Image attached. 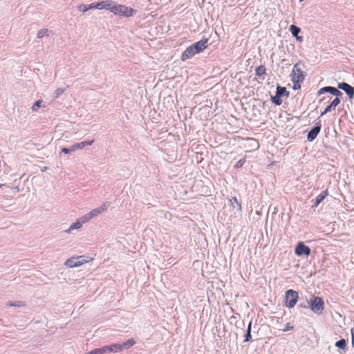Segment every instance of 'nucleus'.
<instances>
[{
	"label": "nucleus",
	"mask_w": 354,
	"mask_h": 354,
	"mask_svg": "<svg viewBox=\"0 0 354 354\" xmlns=\"http://www.w3.org/2000/svg\"><path fill=\"white\" fill-rule=\"evenodd\" d=\"M82 226V223L80 221H77L71 225L70 227L66 230L65 232L66 233H71V232L73 230L80 229Z\"/></svg>",
	"instance_id": "21"
},
{
	"label": "nucleus",
	"mask_w": 354,
	"mask_h": 354,
	"mask_svg": "<svg viewBox=\"0 0 354 354\" xmlns=\"http://www.w3.org/2000/svg\"><path fill=\"white\" fill-rule=\"evenodd\" d=\"M328 195V192L327 189L322 192V193L317 196L314 204L312 205V208L315 209L317 207L318 205L326 198Z\"/></svg>",
	"instance_id": "14"
},
{
	"label": "nucleus",
	"mask_w": 354,
	"mask_h": 354,
	"mask_svg": "<svg viewBox=\"0 0 354 354\" xmlns=\"http://www.w3.org/2000/svg\"><path fill=\"white\" fill-rule=\"evenodd\" d=\"M78 10L82 12H85L89 10V8H88V6H86L85 4H80L78 6Z\"/></svg>",
	"instance_id": "33"
},
{
	"label": "nucleus",
	"mask_w": 354,
	"mask_h": 354,
	"mask_svg": "<svg viewBox=\"0 0 354 354\" xmlns=\"http://www.w3.org/2000/svg\"><path fill=\"white\" fill-rule=\"evenodd\" d=\"M111 12L114 15H118L126 17L133 16V15L136 12V11L131 8L127 7L124 5H118L115 3H114V5L113 6Z\"/></svg>",
	"instance_id": "2"
},
{
	"label": "nucleus",
	"mask_w": 354,
	"mask_h": 354,
	"mask_svg": "<svg viewBox=\"0 0 354 354\" xmlns=\"http://www.w3.org/2000/svg\"><path fill=\"white\" fill-rule=\"evenodd\" d=\"M333 109V106H332L331 104H330L329 105H328L324 111L321 113V116H323L324 115L326 114L327 113L331 111V110Z\"/></svg>",
	"instance_id": "32"
},
{
	"label": "nucleus",
	"mask_w": 354,
	"mask_h": 354,
	"mask_svg": "<svg viewBox=\"0 0 354 354\" xmlns=\"http://www.w3.org/2000/svg\"><path fill=\"white\" fill-rule=\"evenodd\" d=\"M50 32V30L46 28H43L39 30L37 32V38H42L45 36H48V33Z\"/></svg>",
	"instance_id": "25"
},
{
	"label": "nucleus",
	"mask_w": 354,
	"mask_h": 354,
	"mask_svg": "<svg viewBox=\"0 0 354 354\" xmlns=\"http://www.w3.org/2000/svg\"><path fill=\"white\" fill-rule=\"evenodd\" d=\"M315 126L312 128V129L308 132L307 135V139L309 142L313 141L319 134L321 131L322 124L321 120L317 119Z\"/></svg>",
	"instance_id": "8"
},
{
	"label": "nucleus",
	"mask_w": 354,
	"mask_h": 354,
	"mask_svg": "<svg viewBox=\"0 0 354 354\" xmlns=\"http://www.w3.org/2000/svg\"><path fill=\"white\" fill-rule=\"evenodd\" d=\"M91 218H93L88 212L80 218L81 219L80 222L82 223V224H83V223L88 221Z\"/></svg>",
	"instance_id": "31"
},
{
	"label": "nucleus",
	"mask_w": 354,
	"mask_h": 354,
	"mask_svg": "<svg viewBox=\"0 0 354 354\" xmlns=\"http://www.w3.org/2000/svg\"><path fill=\"white\" fill-rule=\"evenodd\" d=\"M229 202L234 214L236 212H241L242 211L241 204L239 202L236 196H234L230 199Z\"/></svg>",
	"instance_id": "13"
},
{
	"label": "nucleus",
	"mask_w": 354,
	"mask_h": 354,
	"mask_svg": "<svg viewBox=\"0 0 354 354\" xmlns=\"http://www.w3.org/2000/svg\"><path fill=\"white\" fill-rule=\"evenodd\" d=\"M290 93L286 87L281 86H277L276 93L274 96H271V102L277 106L282 104V97H289Z\"/></svg>",
	"instance_id": "4"
},
{
	"label": "nucleus",
	"mask_w": 354,
	"mask_h": 354,
	"mask_svg": "<svg viewBox=\"0 0 354 354\" xmlns=\"http://www.w3.org/2000/svg\"><path fill=\"white\" fill-rule=\"evenodd\" d=\"M194 51L195 50H194V48H192V46L187 47L181 55V60L185 61L193 57L196 54H197Z\"/></svg>",
	"instance_id": "11"
},
{
	"label": "nucleus",
	"mask_w": 354,
	"mask_h": 354,
	"mask_svg": "<svg viewBox=\"0 0 354 354\" xmlns=\"http://www.w3.org/2000/svg\"><path fill=\"white\" fill-rule=\"evenodd\" d=\"M330 86L322 87L318 91L317 94L319 95L325 93H330Z\"/></svg>",
	"instance_id": "29"
},
{
	"label": "nucleus",
	"mask_w": 354,
	"mask_h": 354,
	"mask_svg": "<svg viewBox=\"0 0 354 354\" xmlns=\"http://www.w3.org/2000/svg\"><path fill=\"white\" fill-rule=\"evenodd\" d=\"M351 343L353 346H354V327L351 329Z\"/></svg>",
	"instance_id": "39"
},
{
	"label": "nucleus",
	"mask_w": 354,
	"mask_h": 354,
	"mask_svg": "<svg viewBox=\"0 0 354 354\" xmlns=\"http://www.w3.org/2000/svg\"><path fill=\"white\" fill-rule=\"evenodd\" d=\"M298 308H309L308 304L301 303L298 305Z\"/></svg>",
	"instance_id": "40"
},
{
	"label": "nucleus",
	"mask_w": 354,
	"mask_h": 354,
	"mask_svg": "<svg viewBox=\"0 0 354 354\" xmlns=\"http://www.w3.org/2000/svg\"><path fill=\"white\" fill-rule=\"evenodd\" d=\"M6 306H10V307L15 306V307L20 308V307L25 306L26 303L23 301H9L7 303Z\"/></svg>",
	"instance_id": "20"
},
{
	"label": "nucleus",
	"mask_w": 354,
	"mask_h": 354,
	"mask_svg": "<svg viewBox=\"0 0 354 354\" xmlns=\"http://www.w3.org/2000/svg\"><path fill=\"white\" fill-rule=\"evenodd\" d=\"M294 328L293 326H291L289 323L286 324L285 328L283 329V332L289 331Z\"/></svg>",
	"instance_id": "36"
},
{
	"label": "nucleus",
	"mask_w": 354,
	"mask_h": 354,
	"mask_svg": "<svg viewBox=\"0 0 354 354\" xmlns=\"http://www.w3.org/2000/svg\"><path fill=\"white\" fill-rule=\"evenodd\" d=\"M61 151L62 153H64L66 154H68V153H71V152H73L75 151L74 149H73V146L71 145L70 147L67 148V147H63L61 150Z\"/></svg>",
	"instance_id": "30"
},
{
	"label": "nucleus",
	"mask_w": 354,
	"mask_h": 354,
	"mask_svg": "<svg viewBox=\"0 0 354 354\" xmlns=\"http://www.w3.org/2000/svg\"><path fill=\"white\" fill-rule=\"evenodd\" d=\"M290 76L292 81H294V80H295L297 82H303L304 81L305 75L301 71V68H299V64L297 63L295 64Z\"/></svg>",
	"instance_id": "6"
},
{
	"label": "nucleus",
	"mask_w": 354,
	"mask_h": 354,
	"mask_svg": "<svg viewBox=\"0 0 354 354\" xmlns=\"http://www.w3.org/2000/svg\"><path fill=\"white\" fill-rule=\"evenodd\" d=\"M64 88H57L55 91L53 95V100H56L57 98H58L64 93Z\"/></svg>",
	"instance_id": "28"
},
{
	"label": "nucleus",
	"mask_w": 354,
	"mask_h": 354,
	"mask_svg": "<svg viewBox=\"0 0 354 354\" xmlns=\"http://www.w3.org/2000/svg\"><path fill=\"white\" fill-rule=\"evenodd\" d=\"M307 304L313 313L318 315H321L323 313L324 302L322 298L314 297L310 301H307Z\"/></svg>",
	"instance_id": "1"
},
{
	"label": "nucleus",
	"mask_w": 354,
	"mask_h": 354,
	"mask_svg": "<svg viewBox=\"0 0 354 354\" xmlns=\"http://www.w3.org/2000/svg\"><path fill=\"white\" fill-rule=\"evenodd\" d=\"M107 353L106 346H104L101 348H95L88 354H105Z\"/></svg>",
	"instance_id": "24"
},
{
	"label": "nucleus",
	"mask_w": 354,
	"mask_h": 354,
	"mask_svg": "<svg viewBox=\"0 0 354 354\" xmlns=\"http://www.w3.org/2000/svg\"><path fill=\"white\" fill-rule=\"evenodd\" d=\"M339 89L338 88H335V87H333V86H330V93L335 95L337 90Z\"/></svg>",
	"instance_id": "38"
},
{
	"label": "nucleus",
	"mask_w": 354,
	"mask_h": 354,
	"mask_svg": "<svg viewBox=\"0 0 354 354\" xmlns=\"http://www.w3.org/2000/svg\"><path fill=\"white\" fill-rule=\"evenodd\" d=\"M43 103H44V102L41 100L36 101L32 106V108H31L32 111H37L39 108L44 106Z\"/></svg>",
	"instance_id": "27"
},
{
	"label": "nucleus",
	"mask_w": 354,
	"mask_h": 354,
	"mask_svg": "<svg viewBox=\"0 0 354 354\" xmlns=\"http://www.w3.org/2000/svg\"><path fill=\"white\" fill-rule=\"evenodd\" d=\"M342 95H343V93L340 91H339V89H337L335 94V97H340Z\"/></svg>",
	"instance_id": "41"
},
{
	"label": "nucleus",
	"mask_w": 354,
	"mask_h": 354,
	"mask_svg": "<svg viewBox=\"0 0 354 354\" xmlns=\"http://www.w3.org/2000/svg\"><path fill=\"white\" fill-rule=\"evenodd\" d=\"M340 98L339 97H335L332 102L330 103L332 106H333V109H335L339 103H340Z\"/></svg>",
	"instance_id": "35"
},
{
	"label": "nucleus",
	"mask_w": 354,
	"mask_h": 354,
	"mask_svg": "<svg viewBox=\"0 0 354 354\" xmlns=\"http://www.w3.org/2000/svg\"><path fill=\"white\" fill-rule=\"evenodd\" d=\"M135 344H136V342L133 339H129L127 341H126L122 344H120L121 346V350L122 351L124 349H128V348H131Z\"/></svg>",
	"instance_id": "19"
},
{
	"label": "nucleus",
	"mask_w": 354,
	"mask_h": 354,
	"mask_svg": "<svg viewBox=\"0 0 354 354\" xmlns=\"http://www.w3.org/2000/svg\"><path fill=\"white\" fill-rule=\"evenodd\" d=\"M96 6H97V3H91L90 5L88 6V8H89V10L90 9H92V8H96Z\"/></svg>",
	"instance_id": "42"
},
{
	"label": "nucleus",
	"mask_w": 354,
	"mask_h": 354,
	"mask_svg": "<svg viewBox=\"0 0 354 354\" xmlns=\"http://www.w3.org/2000/svg\"><path fill=\"white\" fill-rule=\"evenodd\" d=\"M297 40L299 41H303V37H301V36H299V35H297V37H295Z\"/></svg>",
	"instance_id": "43"
},
{
	"label": "nucleus",
	"mask_w": 354,
	"mask_h": 354,
	"mask_svg": "<svg viewBox=\"0 0 354 354\" xmlns=\"http://www.w3.org/2000/svg\"><path fill=\"white\" fill-rule=\"evenodd\" d=\"M294 84L293 85V89L294 90H297V89H299L300 87H301V85L300 84L301 82H297L295 80H294V81H292Z\"/></svg>",
	"instance_id": "37"
},
{
	"label": "nucleus",
	"mask_w": 354,
	"mask_h": 354,
	"mask_svg": "<svg viewBox=\"0 0 354 354\" xmlns=\"http://www.w3.org/2000/svg\"><path fill=\"white\" fill-rule=\"evenodd\" d=\"M299 299L297 291L289 289L285 293L286 306L288 308H292L297 304Z\"/></svg>",
	"instance_id": "3"
},
{
	"label": "nucleus",
	"mask_w": 354,
	"mask_h": 354,
	"mask_svg": "<svg viewBox=\"0 0 354 354\" xmlns=\"http://www.w3.org/2000/svg\"><path fill=\"white\" fill-rule=\"evenodd\" d=\"M266 68L263 65H261L256 68L255 73L257 76L261 77L266 74Z\"/></svg>",
	"instance_id": "22"
},
{
	"label": "nucleus",
	"mask_w": 354,
	"mask_h": 354,
	"mask_svg": "<svg viewBox=\"0 0 354 354\" xmlns=\"http://www.w3.org/2000/svg\"><path fill=\"white\" fill-rule=\"evenodd\" d=\"M108 206L109 205L107 203H104L100 207H97V208H95V209H93V210H91L89 212V214H91L92 218L95 217V216H98L100 214H101L102 212L105 211L106 209V208L108 207Z\"/></svg>",
	"instance_id": "15"
},
{
	"label": "nucleus",
	"mask_w": 354,
	"mask_h": 354,
	"mask_svg": "<svg viewBox=\"0 0 354 354\" xmlns=\"http://www.w3.org/2000/svg\"><path fill=\"white\" fill-rule=\"evenodd\" d=\"M339 89L343 90L348 96L350 100L354 97V87L346 82H340L337 84Z\"/></svg>",
	"instance_id": "9"
},
{
	"label": "nucleus",
	"mask_w": 354,
	"mask_h": 354,
	"mask_svg": "<svg viewBox=\"0 0 354 354\" xmlns=\"http://www.w3.org/2000/svg\"><path fill=\"white\" fill-rule=\"evenodd\" d=\"M335 346L340 349H345L346 346V342L344 339H341L337 341L335 344Z\"/></svg>",
	"instance_id": "26"
},
{
	"label": "nucleus",
	"mask_w": 354,
	"mask_h": 354,
	"mask_svg": "<svg viewBox=\"0 0 354 354\" xmlns=\"http://www.w3.org/2000/svg\"><path fill=\"white\" fill-rule=\"evenodd\" d=\"M3 185L0 184V187L2 186Z\"/></svg>",
	"instance_id": "46"
},
{
	"label": "nucleus",
	"mask_w": 354,
	"mask_h": 354,
	"mask_svg": "<svg viewBox=\"0 0 354 354\" xmlns=\"http://www.w3.org/2000/svg\"><path fill=\"white\" fill-rule=\"evenodd\" d=\"M86 262L84 257L80 256L77 257H71L67 259L65 262V266L68 268H76L79 267Z\"/></svg>",
	"instance_id": "7"
},
{
	"label": "nucleus",
	"mask_w": 354,
	"mask_h": 354,
	"mask_svg": "<svg viewBox=\"0 0 354 354\" xmlns=\"http://www.w3.org/2000/svg\"><path fill=\"white\" fill-rule=\"evenodd\" d=\"M299 2H302V1H304V0H299Z\"/></svg>",
	"instance_id": "45"
},
{
	"label": "nucleus",
	"mask_w": 354,
	"mask_h": 354,
	"mask_svg": "<svg viewBox=\"0 0 354 354\" xmlns=\"http://www.w3.org/2000/svg\"><path fill=\"white\" fill-rule=\"evenodd\" d=\"M93 142H94V140H86V141H83V142H81L75 143V144L73 145V149H74V150L75 151L79 150V149H82L86 146H88V145L90 146Z\"/></svg>",
	"instance_id": "16"
},
{
	"label": "nucleus",
	"mask_w": 354,
	"mask_h": 354,
	"mask_svg": "<svg viewBox=\"0 0 354 354\" xmlns=\"http://www.w3.org/2000/svg\"><path fill=\"white\" fill-rule=\"evenodd\" d=\"M325 99H326L325 97H323V98L321 100V101H323V100H324Z\"/></svg>",
	"instance_id": "44"
},
{
	"label": "nucleus",
	"mask_w": 354,
	"mask_h": 354,
	"mask_svg": "<svg viewBox=\"0 0 354 354\" xmlns=\"http://www.w3.org/2000/svg\"><path fill=\"white\" fill-rule=\"evenodd\" d=\"M107 353H118L122 351L120 344L106 345Z\"/></svg>",
	"instance_id": "17"
},
{
	"label": "nucleus",
	"mask_w": 354,
	"mask_h": 354,
	"mask_svg": "<svg viewBox=\"0 0 354 354\" xmlns=\"http://www.w3.org/2000/svg\"><path fill=\"white\" fill-rule=\"evenodd\" d=\"M289 30L293 37H297L301 32V28L295 25H290Z\"/></svg>",
	"instance_id": "23"
},
{
	"label": "nucleus",
	"mask_w": 354,
	"mask_h": 354,
	"mask_svg": "<svg viewBox=\"0 0 354 354\" xmlns=\"http://www.w3.org/2000/svg\"><path fill=\"white\" fill-rule=\"evenodd\" d=\"M295 253L298 257H308L311 254V250L303 242L299 241L295 246Z\"/></svg>",
	"instance_id": "5"
},
{
	"label": "nucleus",
	"mask_w": 354,
	"mask_h": 354,
	"mask_svg": "<svg viewBox=\"0 0 354 354\" xmlns=\"http://www.w3.org/2000/svg\"><path fill=\"white\" fill-rule=\"evenodd\" d=\"M114 3L115 2L112 1H102L97 3L96 8L99 10L106 9L111 12Z\"/></svg>",
	"instance_id": "12"
},
{
	"label": "nucleus",
	"mask_w": 354,
	"mask_h": 354,
	"mask_svg": "<svg viewBox=\"0 0 354 354\" xmlns=\"http://www.w3.org/2000/svg\"><path fill=\"white\" fill-rule=\"evenodd\" d=\"M208 42L207 39H203L194 44L191 45L192 48L195 50L194 52L196 53H199L202 52L204 49H205L207 46V44Z\"/></svg>",
	"instance_id": "10"
},
{
	"label": "nucleus",
	"mask_w": 354,
	"mask_h": 354,
	"mask_svg": "<svg viewBox=\"0 0 354 354\" xmlns=\"http://www.w3.org/2000/svg\"><path fill=\"white\" fill-rule=\"evenodd\" d=\"M252 321H250L247 326L246 333L244 336L243 342H248L252 340Z\"/></svg>",
	"instance_id": "18"
},
{
	"label": "nucleus",
	"mask_w": 354,
	"mask_h": 354,
	"mask_svg": "<svg viewBox=\"0 0 354 354\" xmlns=\"http://www.w3.org/2000/svg\"><path fill=\"white\" fill-rule=\"evenodd\" d=\"M245 162V158H242L241 160H239L236 163V165H234V167L235 168H241L243 167V165H244Z\"/></svg>",
	"instance_id": "34"
}]
</instances>
